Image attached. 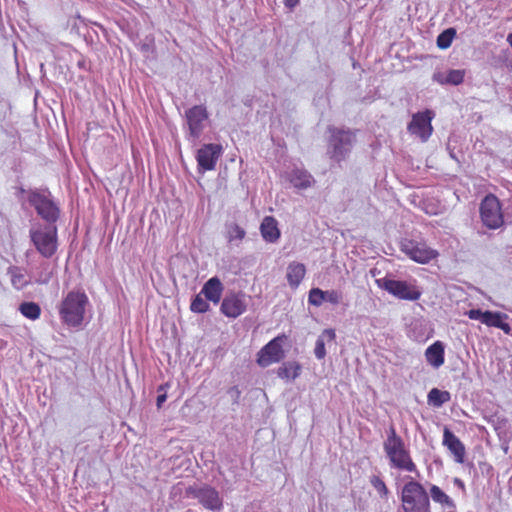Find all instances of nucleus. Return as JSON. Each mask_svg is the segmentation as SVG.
I'll return each instance as SVG.
<instances>
[{"label": "nucleus", "mask_w": 512, "mask_h": 512, "mask_svg": "<svg viewBox=\"0 0 512 512\" xmlns=\"http://www.w3.org/2000/svg\"><path fill=\"white\" fill-rule=\"evenodd\" d=\"M9 274L11 277V283L17 290H21L28 285V280L19 267H11L9 269Z\"/></svg>", "instance_id": "obj_28"}, {"label": "nucleus", "mask_w": 512, "mask_h": 512, "mask_svg": "<svg viewBox=\"0 0 512 512\" xmlns=\"http://www.w3.org/2000/svg\"><path fill=\"white\" fill-rule=\"evenodd\" d=\"M306 275V267L302 263L292 262L287 267L286 278L292 288H297Z\"/></svg>", "instance_id": "obj_22"}, {"label": "nucleus", "mask_w": 512, "mask_h": 512, "mask_svg": "<svg viewBox=\"0 0 512 512\" xmlns=\"http://www.w3.org/2000/svg\"><path fill=\"white\" fill-rule=\"evenodd\" d=\"M430 496L432 500L441 506L442 509L455 508L454 500L446 494L439 486L431 485Z\"/></svg>", "instance_id": "obj_23"}, {"label": "nucleus", "mask_w": 512, "mask_h": 512, "mask_svg": "<svg viewBox=\"0 0 512 512\" xmlns=\"http://www.w3.org/2000/svg\"><path fill=\"white\" fill-rule=\"evenodd\" d=\"M88 304L89 298L83 290L69 291L58 306L62 323L68 327H80L84 321Z\"/></svg>", "instance_id": "obj_1"}, {"label": "nucleus", "mask_w": 512, "mask_h": 512, "mask_svg": "<svg viewBox=\"0 0 512 512\" xmlns=\"http://www.w3.org/2000/svg\"><path fill=\"white\" fill-rule=\"evenodd\" d=\"M190 309L195 313H206L209 311L210 306L206 300H204L201 296V293L196 295L190 305Z\"/></svg>", "instance_id": "obj_30"}, {"label": "nucleus", "mask_w": 512, "mask_h": 512, "mask_svg": "<svg viewBox=\"0 0 512 512\" xmlns=\"http://www.w3.org/2000/svg\"><path fill=\"white\" fill-rule=\"evenodd\" d=\"M479 214L482 224L490 230H497L504 225L502 205L494 194L490 193L482 199Z\"/></svg>", "instance_id": "obj_6"}, {"label": "nucleus", "mask_w": 512, "mask_h": 512, "mask_svg": "<svg viewBox=\"0 0 512 512\" xmlns=\"http://www.w3.org/2000/svg\"><path fill=\"white\" fill-rule=\"evenodd\" d=\"M464 75V70H450L447 73L445 81H442L441 83L459 85L463 82Z\"/></svg>", "instance_id": "obj_32"}, {"label": "nucleus", "mask_w": 512, "mask_h": 512, "mask_svg": "<svg viewBox=\"0 0 512 512\" xmlns=\"http://www.w3.org/2000/svg\"><path fill=\"white\" fill-rule=\"evenodd\" d=\"M400 500L403 512H431L429 494L425 487L414 479L403 485Z\"/></svg>", "instance_id": "obj_3"}, {"label": "nucleus", "mask_w": 512, "mask_h": 512, "mask_svg": "<svg viewBox=\"0 0 512 512\" xmlns=\"http://www.w3.org/2000/svg\"><path fill=\"white\" fill-rule=\"evenodd\" d=\"M383 448L392 468L406 472H415L417 470L410 451L407 449L404 440L397 434L393 425L388 430Z\"/></svg>", "instance_id": "obj_2"}, {"label": "nucleus", "mask_w": 512, "mask_h": 512, "mask_svg": "<svg viewBox=\"0 0 512 512\" xmlns=\"http://www.w3.org/2000/svg\"><path fill=\"white\" fill-rule=\"evenodd\" d=\"M325 301V291L320 288H312L309 291L308 302L313 306H321Z\"/></svg>", "instance_id": "obj_31"}, {"label": "nucleus", "mask_w": 512, "mask_h": 512, "mask_svg": "<svg viewBox=\"0 0 512 512\" xmlns=\"http://www.w3.org/2000/svg\"><path fill=\"white\" fill-rule=\"evenodd\" d=\"M246 310V295L242 292L227 294L220 306V311L228 318H237L245 313Z\"/></svg>", "instance_id": "obj_14"}, {"label": "nucleus", "mask_w": 512, "mask_h": 512, "mask_svg": "<svg viewBox=\"0 0 512 512\" xmlns=\"http://www.w3.org/2000/svg\"><path fill=\"white\" fill-rule=\"evenodd\" d=\"M323 335H327L330 340H334L336 336L335 331L333 329L324 330Z\"/></svg>", "instance_id": "obj_38"}, {"label": "nucleus", "mask_w": 512, "mask_h": 512, "mask_svg": "<svg viewBox=\"0 0 512 512\" xmlns=\"http://www.w3.org/2000/svg\"><path fill=\"white\" fill-rule=\"evenodd\" d=\"M228 240L231 242V241H234V240H242L245 235H246V232L245 230L240 227L238 224H232L228 227Z\"/></svg>", "instance_id": "obj_33"}, {"label": "nucleus", "mask_w": 512, "mask_h": 512, "mask_svg": "<svg viewBox=\"0 0 512 512\" xmlns=\"http://www.w3.org/2000/svg\"><path fill=\"white\" fill-rule=\"evenodd\" d=\"M434 117L435 113L430 109L413 114L407 126L408 132L418 137L422 142L428 141L434 130L432 126Z\"/></svg>", "instance_id": "obj_11"}, {"label": "nucleus", "mask_w": 512, "mask_h": 512, "mask_svg": "<svg viewBox=\"0 0 512 512\" xmlns=\"http://www.w3.org/2000/svg\"><path fill=\"white\" fill-rule=\"evenodd\" d=\"M400 249L411 260L420 264H427L439 256L438 251L431 248L425 241L405 239L401 242Z\"/></svg>", "instance_id": "obj_8"}, {"label": "nucleus", "mask_w": 512, "mask_h": 512, "mask_svg": "<svg viewBox=\"0 0 512 512\" xmlns=\"http://www.w3.org/2000/svg\"><path fill=\"white\" fill-rule=\"evenodd\" d=\"M454 483H455L456 485H458L459 487H462V488L464 487V483H463V482H462V480H461V479H459V478H455V479H454Z\"/></svg>", "instance_id": "obj_39"}, {"label": "nucleus", "mask_w": 512, "mask_h": 512, "mask_svg": "<svg viewBox=\"0 0 512 512\" xmlns=\"http://www.w3.org/2000/svg\"><path fill=\"white\" fill-rule=\"evenodd\" d=\"M369 482L377 492L379 498L383 501H387L390 495V491L385 481L379 475H372L369 478Z\"/></svg>", "instance_id": "obj_27"}, {"label": "nucleus", "mask_w": 512, "mask_h": 512, "mask_svg": "<svg viewBox=\"0 0 512 512\" xmlns=\"http://www.w3.org/2000/svg\"><path fill=\"white\" fill-rule=\"evenodd\" d=\"M30 238L36 250L45 258L52 257L58 247L55 226L37 227L30 230Z\"/></svg>", "instance_id": "obj_7"}, {"label": "nucleus", "mask_w": 512, "mask_h": 512, "mask_svg": "<svg viewBox=\"0 0 512 512\" xmlns=\"http://www.w3.org/2000/svg\"><path fill=\"white\" fill-rule=\"evenodd\" d=\"M507 42L509 43V45L512 47V33L508 34L507 36Z\"/></svg>", "instance_id": "obj_40"}, {"label": "nucleus", "mask_w": 512, "mask_h": 512, "mask_svg": "<svg viewBox=\"0 0 512 512\" xmlns=\"http://www.w3.org/2000/svg\"><path fill=\"white\" fill-rule=\"evenodd\" d=\"M222 152V147L218 144H205L197 152L196 160L199 170L209 171L216 166L217 160Z\"/></svg>", "instance_id": "obj_16"}, {"label": "nucleus", "mask_w": 512, "mask_h": 512, "mask_svg": "<svg viewBox=\"0 0 512 512\" xmlns=\"http://www.w3.org/2000/svg\"><path fill=\"white\" fill-rule=\"evenodd\" d=\"M224 287L218 277L210 278L202 287L201 294L214 304H218L221 300Z\"/></svg>", "instance_id": "obj_18"}, {"label": "nucleus", "mask_w": 512, "mask_h": 512, "mask_svg": "<svg viewBox=\"0 0 512 512\" xmlns=\"http://www.w3.org/2000/svg\"><path fill=\"white\" fill-rule=\"evenodd\" d=\"M301 369V365L296 361L285 362L278 368L277 375L284 380H294L300 375Z\"/></svg>", "instance_id": "obj_24"}, {"label": "nucleus", "mask_w": 512, "mask_h": 512, "mask_svg": "<svg viewBox=\"0 0 512 512\" xmlns=\"http://www.w3.org/2000/svg\"><path fill=\"white\" fill-rule=\"evenodd\" d=\"M456 35V30L454 28H448L441 32L436 40L437 46L440 49H447L451 46L452 41Z\"/></svg>", "instance_id": "obj_29"}, {"label": "nucleus", "mask_w": 512, "mask_h": 512, "mask_svg": "<svg viewBox=\"0 0 512 512\" xmlns=\"http://www.w3.org/2000/svg\"><path fill=\"white\" fill-rule=\"evenodd\" d=\"M300 0H283V3L286 8L289 10H293L298 4Z\"/></svg>", "instance_id": "obj_37"}, {"label": "nucleus", "mask_w": 512, "mask_h": 512, "mask_svg": "<svg viewBox=\"0 0 512 512\" xmlns=\"http://www.w3.org/2000/svg\"><path fill=\"white\" fill-rule=\"evenodd\" d=\"M185 116L190 135L198 139L208 119L206 107L203 105H195L186 111Z\"/></svg>", "instance_id": "obj_15"}, {"label": "nucleus", "mask_w": 512, "mask_h": 512, "mask_svg": "<svg viewBox=\"0 0 512 512\" xmlns=\"http://www.w3.org/2000/svg\"><path fill=\"white\" fill-rule=\"evenodd\" d=\"M314 353L316 358L323 359L326 356L325 342L322 337H319L315 344Z\"/></svg>", "instance_id": "obj_35"}, {"label": "nucleus", "mask_w": 512, "mask_h": 512, "mask_svg": "<svg viewBox=\"0 0 512 512\" xmlns=\"http://www.w3.org/2000/svg\"><path fill=\"white\" fill-rule=\"evenodd\" d=\"M29 202L36 209L37 213L47 222L54 223L59 217L58 207L40 193H32L29 196Z\"/></svg>", "instance_id": "obj_13"}, {"label": "nucleus", "mask_w": 512, "mask_h": 512, "mask_svg": "<svg viewBox=\"0 0 512 512\" xmlns=\"http://www.w3.org/2000/svg\"><path fill=\"white\" fill-rule=\"evenodd\" d=\"M168 386V384L160 385L158 388V392L165 391V387ZM167 395L166 392H163L162 394H159L156 399V405L158 408H161L162 404L166 401Z\"/></svg>", "instance_id": "obj_36"}, {"label": "nucleus", "mask_w": 512, "mask_h": 512, "mask_svg": "<svg viewBox=\"0 0 512 512\" xmlns=\"http://www.w3.org/2000/svg\"><path fill=\"white\" fill-rule=\"evenodd\" d=\"M19 312L29 320H37L41 316V307L36 302H22L19 305Z\"/></svg>", "instance_id": "obj_26"}, {"label": "nucleus", "mask_w": 512, "mask_h": 512, "mask_svg": "<svg viewBox=\"0 0 512 512\" xmlns=\"http://www.w3.org/2000/svg\"><path fill=\"white\" fill-rule=\"evenodd\" d=\"M185 493L187 497L196 498L199 503L208 510L220 511L222 509L223 501L218 491L209 485L200 487L189 486Z\"/></svg>", "instance_id": "obj_10"}, {"label": "nucleus", "mask_w": 512, "mask_h": 512, "mask_svg": "<svg viewBox=\"0 0 512 512\" xmlns=\"http://www.w3.org/2000/svg\"><path fill=\"white\" fill-rule=\"evenodd\" d=\"M443 445L453 455L455 462L462 464L465 460L466 449L461 440L447 427L443 431Z\"/></svg>", "instance_id": "obj_17"}, {"label": "nucleus", "mask_w": 512, "mask_h": 512, "mask_svg": "<svg viewBox=\"0 0 512 512\" xmlns=\"http://www.w3.org/2000/svg\"><path fill=\"white\" fill-rule=\"evenodd\" d=\"M466 315L472 320H480L488 327L501 329L505 334H511V326L506 322L508 315L498 311H481L480 309H471Z\"/></svg>", "instance_id": "obj_12"}, {"label": "nucleus", "mask_w": 512, "mask_h": 512, "mask_svg": "<svg viewBox=\"0 0 512 512\" xmlns=\"http://www.w3.org/2000/svg\"><path fill=\"white\" fill-rule=\"evenodd\" d=\"M289 181L297 189H307L315 182L308 171L299 168L291 171Z\"/></svg>", "instance_id": "obj_21"}, {"label": "nucleus", "mask_w": 512, "mask_h": 512, "mask_svg": "<svg viewBox=\"0 0 512 512\" xmlns=\"http://www.w3.org/2000/svg\"><path fill=\"white\" fill-rule=\"evenodd\" d=\"M329 155L330 158L340 163L345 160L350 153L353 143L355 142V134L349 130H342L335 127H329Z\"/></svg>", "instance_id": "obj_5"}, {"label": "nucleus", "mask_w": 512, "mask_h": 512, "mask_svg": "<svg viewBox=\"0 0 512 512\" xmlns=\"http://www.w3.org/2000/svg\"><path fill=\"white\" fill-rule=\"evenodd\" d=\"M260 232L263 239L269 243H275L280 238V230L277 220L272 216H266L261 222Z\"/></svg>", "instance_id": "obj_20"}, {"label": "nucleus", "mask_w": 512, "mask_h": 512, "mask_svg": "<svg viewBox=\"0 0 512 512\" xmlns=\"http://www.w3.org/2000/svg\"><path fill=\"white\" fill-rule=\"evenodd\" d=\"M425 358L428 364L437 369L445 362V347L441 341L431 344L425 351Z\"/></svg>", "instance_id": "obj_19"}, {"label": "nucleus", "mask_w": 512, "mask_h": 512, "mask_svg": "<svg viewBox=\"0 0 512 512\" xmlns=\"http://www.w3.org/2000/svg\"><path fill=\"white\" fill-rule=\"evenodd\" d=\"M427 400L434 407H441L444 403L451 400V394L447 390L432 388L427 395Z\"/></svg>", "instance_id": "obj_25"}, {"label": "nucleus", "mask_w": 512, "mask_h": 512, "mask_svg": "<svg viewBox=\"0 0 512 512\" xmlns=\"http://www.w3.org/2000/svg\"><path fill=\"white\" fill-rule=\"evenodd\" d=\"M342 300V293L337 290H327L325 291V301L338 305Z\"/></svg>", "instance_id": "obj_34"}, {"label": "nucleus", "mask_w": 512, "mask_h": 512, "mask_svg": "<svg viewBox=\"0 0 512 512\" xmlns=\"http://www.w3.org/2000/svg\"><path fill=\"white\" fill-rule=\"evenodd\" d=\"M376 285L400 300L417 301L422 295L420 287L415 279L395 280L389 277H383L375 280Z\"/></svg>", "instance_id": "obj_4"}, {"label": "nucleus", "mask_w": 512, "mask_h": 512, "mask_svg": "<svg viewBox=\"0 0 512 512\" xmlns=\"http://www.w3.org/2000/svg\"><path fill=\"white\" fill-rule=\"evenodd\" d=\"M287 341L285 334H280L270 340L257 353L256 362L260 367H268L273 363L280 362L284 356L283 344Z\"/></svg>", "instance_id": "obj_9"}]
</instances>
